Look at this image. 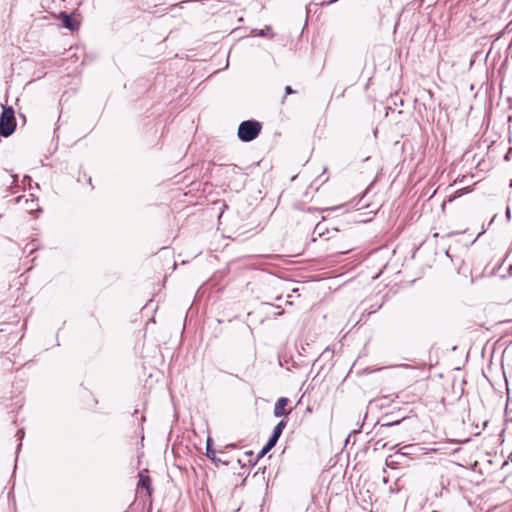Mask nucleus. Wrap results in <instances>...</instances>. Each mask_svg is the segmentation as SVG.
Instances as JSON below:
<instances>
[{"label":"nucleus","instance_id":"f257e3e1","mask_svg":"<svg viewBox=\"0 0 512 512\" xmlns=\"http://www.w3.org/2000/svg\"><path fill=\"white\" fill-rule=\"evenodd\" d=\"M261 124L256 120H246L238 127V137L243 142L254 140L261 132Z\"/></svg>","mask_w":512,"mask_h":512},{"label":"nucleus","instance_id":"f03ea898","mask_svg":"<svg viewBox=\"0 0 512 512\" xmlns=\"http://www.w3.org/2000/svg\"><path fill=\"white\" fill-rule=\"evenodd\" d=\"M16 128L15 114L12 107L3 106V111L0 115V136H10Z\"/></svg>","mask_w":512,"mask_h":512},{"label":"nucleus","instance_id":"7ed1b4c3","mask_svg":"<svg viewBox=\"0 0 512 512\" xmlns=\"http://www.w3.org/2000/svg\"><path fill=\"white\" fill-rule=\"evenodd\" d=\"M287 403L288 399L286 397H280L277 400L273 411L276 417H281L288 414V412L285 410V406L287 405Z\"/></svg>","mask_w":512,"mask_h":512},{"label":"nucleus","instance_id":"20e7f679","mask_svg":"<svg viewBox=\"0 0 512 512\" xmlns=\"http://www.w3.org/2000/svg\"><path fill=\"white\" fill-rule=\"evenodd\" d=\"M138 486L144 488L147 491L148 495L152 494V486H151V479L149 476L145 475L143 472L139 473V483Z\"/></svg>","mask_w":512,"mask_h":512},{"label":"nucleus","instance_id":"39448f33","mask_svg":"<svg viewBox=\"0 0 512 512\" xmlns=\"http://www.w3.org/2000/svg\"><path fill=\"white\" fill-rule=\"evenodd\" d=\"M63 16V24L69 30H75L78 27V22L73 20L70 15L66 13H62Z\"/></svg>","mask_w":512,"mask_h":512},{"label":"nucleus","instance_id":"423d86ee","mask_svg":"<svg viewBox=\"0 0 512 512\" xmlns=\"http://www.w3.org/2000/svg\"><path fill=\"white\" fill-rule=\"evenodd\" d=\"M256 35L270 38L274 36L270 26H266L264 29L257 30Z\"/></svg>","mask_w":512,"mask_h":512},{"label":"nucleus","instance_id":"0eeeda50","mask_svg":"<svg viewBox=\"0 0 512 512\" xmlns=\"http://www.w3.org/2000/svg\"><path fill=\"white\" fill-rule=\"evenodd\" d=\"M211 439L209 438L207 440V447H206V455L208 458H210L212 461H215V451L211 448Z\"/></svg>","mask_w":512,"mask_h":512},{"label":"nucleus","instance_id":"6e6552de","mask_svg":"<svg viewBox=\"0 0 512 512\" xmlns=\"http://www.w3.org/2000/svg\"><path fill=\"white\" fill-rule=\"evenodd\" d=\"M286 426V421L285 420H281L275 427H274V430H273V433L274 434H277L278 436H281L282 434V431L283 429L285 428Z\"/></svg>","mask_w":512,"mask_h":512},{"label":"nucleus","instance_id":"1a4fd4ad","mask_svg":"<svg viewBox=\"0 0 512 512\" xmlns=\"http://www.w3.org/2000/svg\"><path fill=\"white\" fill-rule=\"evenodd\" d=\"M279 438H280V436H278L277 434L272 433V435L270 436L268 442L265 445H267V448H271L272 449L276 445V443H277Z\"/></svg>","mask_w":512,"mask_h":512},{"label":"nucleus","instance_id":"9d476101","mask_svg":"<svg viewBox=\"0 0 512 512\" xmlns=\"http://www.w3.org/2000/svg\"><path fill=\"white\" fill-rule=\"evenodd\" d=\"M279 438H280V436H278L277 434L272 433V435L270 436L268 442L265 445H267V448H271L272 449L276 445V443H277Z\"/></svg>","mask_w":512,"mask_h":512},{"label":"nucleus","instance_id":"9b49d317","mask_svg":"<svg viewBox=\"0 0 512 512\" xmlns=\"http://www.w3.org/2000/svg\"><path fill=\"white\" fill-rule=\"evenodd\" d=\"M270 450H271V448H267V445H265V446L262 448V450L260 451V453H259L258 457H262V456H264V455H265L268 451H270Z\"/></svg>","mask_w":512,"mask_h":512},{"label":"nucleus","instance_id":"f8f14e48","mask_svg":"<svg viewBox=\"0 0 512 512\" xmlns=\"http://www.w3.org/2000/svg\"><path fill=\"white\" fill-rule=\"evenodd\" d=\"M295 92H296V91H295V90H293V89L291 88V86H286V87H285V94H286V95L293 94V93H295Z\"/></svg>","mask_w":512,"mask_h":512},{"label":"nucleus","instance_id":"ddd939ff","mask_svg":"<svg viewBox=\"0 0 512 512\" xmlns=\"http://www.w3.org/2000/svg\"><path fill=\"white\" fill-rule=\"evenodd\" d=\"M350 250H351V248H350V247H342V248L339 250V253H341V254H345V253H348Z\"/></svg>","mask_w":512,"mask_h":512},{"label":"nucleus","instance_id":"4468645a","mask_svg":"<svg viewBox=\"0 0 512 512\" xmlns=\"http://www.w3.org/2000/svg\"><path fill=\"white\" fill-rule=\"evenodd\" d=\"M338 0H329L328 2H322L321 5H330V4H333L335 2H337Z\"/></svg>","mask_w":512,"mask_h":512},{"label":"nucleus","instance_id":"2eb2a0df","mask_svg":"<svg viewBox=\"0 0 512 512\" xmlns=\"http://www.w3.org/2000/svg\"><path fill=\"white\" fill-rule=\"evenodd\" d=\"M17 435L20 437V439H22V438H23V436H24V431H23V430H19V431L17 432Z\"/></svg>","mask_w":512,"mask_h":512},{"label":"nucleus","instance_id":"dca6fc26","mask_svg":"<svg viewBox=\"0 0 512 512\" xmlns=\"http://www.w3.org/2000/svg\"><path fill=\"white\" fill-rule=\"evenodd\" d=\"M506 214H507L508 217L510 216V210L509 209H507Z\"/></svg>","mask_w":512,"mask_h":512},{"label":"nucleus","instance_id":"f3484780","mask_svg":"<svg viewBox=\"0 0 512 512\" xmlns=\"http://www.w3.org/2000/svg\"><path fill=\"white\" fill-rule=\"evenodd\" d=\"M395 424H398V421H395ZM388 426L394 425V423L387 424Z\"/></svg>","mask_w":512,"mask_h":512}]
</instances>
